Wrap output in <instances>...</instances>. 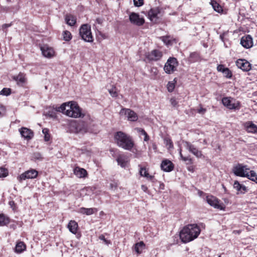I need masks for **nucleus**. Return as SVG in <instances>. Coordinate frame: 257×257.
Segmentation results:
<instances>
[{
    "mask_svg": "<svg viewBox=\"0 0 257 257\" xmlns=\"http://www.w3.org/2000/svg\"><path fill=\"white\" fill-rule=\"evenodd\" d=\"M56 110L74 118L83 117L86 116L81 108L75 102L64 103L58 107Z\"/></svg>",
    "mask_w": 257,
    "mask_h": 257,
    "instance_id": "f257e3e1",
    "label": "nucleus"
},
{
    "mask_svg": "<svg viewBox=\"0 0 257 257\" xmlns=\"http://www.w3.org/2000/svg\"><path fill=\"white\" fill-rule=\"evenodd\" d=\"M200 233V229L197 224H190L183 227L180 232V237L184 243L189 242L196 238Z\"/></svg>",
    "mask_w": 257,
    "mask_h": 257,
    "instance_id": "f03ea898",
    "label": "nucleus"
},
{
    "mask_svg": "<svg viewBox=\"0 0 257 257\" xmlns=\"http://www.w3.org/2000/svg\"><path fill=\"white\" fill-rule=\"evenodd\" d=\"M114 138L117 145L124 150L131 151L134 146L132 138L122 132H116Z\"/></svg>",
    "mask_w": 257,
    "mask_h": 257,
    "instance_id": "7ed1b4c3",
    "label": "nucleus"
},
{
    "mask_svg": "<svg viewBox=\"0 0 257 257\" xmlns=\"http://www.w3.org/2000/svg\"><path fill=\"white\" fill-rule=\"evenodd\" d=\"M89 129V123L84 120H74L70 123L71 132L78 134L86 133Z\"/></svg>",
    "mask_w": 257,
    "mask_h": 257,
    "instance_id": "20e7f679",
    "label": "nucleus"
},
{
    "mask_svg": "<svg viewBox=\"0 0 257 257\" xmlns=\"http://www.w3.org/2000/svg\"><path fill=\"white\" fill-rule=\"evenodd\" d=\"M79 34L82 39L86 42H92L93 41L91 28L88 24H83L81 26L79 29Z\"/></svg>",
    "mask_w": 257,
    "mask_h": 257,
    "instance_id": "39448f33",
    "label": "nucleus"
},
{
    "mask_svg": "<svg viewBox=\"0 0 257 257\" xmlns=\"http://www.w3.org/2000/svg\"><path fill=\"white\" fill-rule=\"evenodd\" d=\"M249 169L246 165H243L241 164H238L233 168L232 170L235 176L246 178H248L249 176Z\"/></svg>",
    "mask_w": 257,
    "mask_h": 257,
    "instance_id": "423d86ee",
    "label": "nucleus"
},
{
    "mask_svg": "<svg viewBox=\"0 0 257 257\" xmlns=\"http://www.w3.org/2000/svg\"><path fill=\"white\" fill-rule=\"evenodd\" d=\"M178 63L176 58L170 57L165 63L164 70L167 74H172L176 70Z\"/></svg>",
    "mask_w": 257,
    "mask_h": 257,
    "instance_id": "0eeeda50",
    "label": "nucleus"
},
{
    "mask_svg": "<svg viewBox=\"0 0 257 257\" xmlns=\"http://www.w3.org/2000/svg\"><path fill=\"white\" fill-rule=\"evenodd\" d=\"M38 175V171L33 169H30L21 174L17 177V180L21 183L23 180L27 179H35Z\"/></svg>",
    "mask_w": 257,
    "mask_h": 257,
    "instance_id": "6e6552de",
    "label": "nucleus"
},
{
    "mask_svg": "<svg viewBox=\"0 0 257 257\" xmlns=\"http://www.w3.org/2000/svg\"><path fill=\"white\" fill-rule=\"evenodd\" d=\"M162 16L161 9L159 7L152 8L148 12L149 18L154 23H156Z\"/></svg>",
    "mask_w": 257,
    "mask_h": 257,
    "instance_id": "1a4fd4ad",
    "label": "nucleus"
},
{
    "mask_svg": "<svg viewBox=\"0 0 257 257\" xmlns=\"http://www.w3.org/2000/svg\"><path fill=\"white\" fill-rule=\"evenodd\" d=\"M119 114L121 115H124L127 118L128 120L132 121H137L138 118L137 114L133 110L128 108H122L120 111Z\"/></svg>",
    "mask_w": 257,
    "mask_h": 257,
    "instance_id": "9d476101",
    "label": "nucleus"
},
{
    "mask_svg": "<svg viewBox=\"0 0 257 257\" xmlns=\"http://www.w3.org/2000/svg\"><path fill=\"white\" fill-rule=\"evenodd\" d=\"M223 104L230 109H236L239 108V102L235 100L230 99L227 97L223 98L222 99Z\"/></svg>",
    "mask_w": 257,
    "mask_h": 257,
    "instance_id": "9b49d317",
    "label": "nucleus"
},
{
    "mask_svg": "<svg viewBox=\"0 0 257 257\" xmlns=\"http://www.w3.org/2000/svg\"><path fill=\"white\" fill-rule=\"evenodd\" d=\"M40 49L43 55L46 58L51 59L55 55V52L53 48L47 45L41 46Z\"/></svg>",
    "mask_w": 257,
    "mask_h": 257,
    "instance_id": "f8f14e48",
    "label": "nucleus"
},
{
    "mask_svg": "<svg viewBox=\"0 0 257 257\" xmlns=\"http://www.w3.org/2000/svg\"><path fill=\"white\" fill-rule=\"evenodd\" d=\"M163 56L162 52L158 50H153L148 53L146 56L149 61H157L160 60Z\"/></svg>",
    "mask_w": 257,
    "mask_h": 257,
    "instance_id": "ddd939ff",
    "label": "nucleus"
},
{
    "mask_svg": "<svg viewBox=\"0 0 257 257\" xmlns=\"http://www.w3.org/2000/svg\"><path fill=\"white\" fill-rule=\"evenodd\" d=\"M185 147L197 158H200L202 156V153L199 151L194 145L188 142L184 143Z\"/></svg>",
    "mask_w": 257,
    "mask_h": 257,
    "instance_id": "4468645a",
    "label": "nucleus"
},
{
    "mask_svg": "<svg viewBox=\"0 0 257 257\" xmlns=\"http://www.w3.org/2000/svg\"><path fill=\"white\" fill-rule=\"evenodd\" d=\"M130 21L133 24L137 26H142L145 23V20L143 18H140L138 14L132 13L129 17Z\"/></svg>",
    "mask_w": 257,
    "mask_h": 257,
    "instance_id": "2eb2a0df",
    "label": "nucleus"
},
{
    "mask_svg": "<svg viewBox=\"0 0 257 257\" xmlns=\"http://www.w3.org/2000/svg\"><path fill=\"white\" fill-rule=\"evenodd\" d=\"M236 64L238 68L244 71H248L251 69L250 64L244 59H238Z\"/></svg>",
    "mask_w": 257,
    "mask_h": 257,
    "instance_id": "dca6fc26",
    "label": "nucleus"
},
{
    "mask_svg": "<svg viewBox=\"0 0 257 257\" xmlns=\"http://www.w3.org/2000/svg\"><path fill=\"white\" fill-rule=\"evenodd\" d=\"M240 44L245 48H249L252 46V39L251 37L248 35L242 37L240 40Z\"/></svg>",
    "mask_w": 257,
    "mask_h": 257,
    "instance_id": "f3484780",
    "label": "nucleus"
},
{
    "mask_svg": "<svg viewBox=\"0 0 257 257\" xmlns=\"http://www.w3.org/2000/svg\"><path fill=\"white\" fill-rule=\"evenodd\" d=\"M206 201L210 206L215 208H221V206L219 204L218 199L213 196H207L206 197Z\"/></svg>",
    "mask_w": 257,
    "mask_h": 257,
    "instance_id": "a211bd4d",
    "label": "nucleus"
},
{
    "mask_svg": "<svg viewBox=\"0 0 257 257\" xmlns=\"http://www.w3.org/2000/svg\"><path fill=\"white\" fill-rule=\"evenodd\" d=\"M161 169L165 172H170L173 170L174 165L169 160H165L162 161L161 165Z\"/></svg>",
    "mask_w": 257,
    "mask_h": 257,
    "instance_id": "6ab92c4d",
    "label": "nucleus"
},
{
    "mask_svg": "<svg viewBox=\"0 0 257 257\" xmlns=\"http://www.w3.org/2000/svg\"><path fill=\"white\" fill-rule=\"evenodd\" d=\"M20 132L22 137L27 140L31 139L33 137V132L26 127H22L20 130Z\"/></svg>",
    "mask_w": 257,
    "mask_h": 257,
    "instance_id": "aec40b11",
    "label": "nucleus"
},
{
    "mask_svg": "<svg viewBox=\"0 0 257 257\" xmlns=\"http://www.w3.org/2000/svg\"><path fill=\"white\" fill-rule=\"evenodd\" d=\"M244 127L246 131L249 133H257V125L252 121H247L244 123Z\"/></svg>",
    "mask_w": 257,
    "mask_h": 257,
    "instance_id": "412c9836",
    "label": "nucleus"
},
{
    "mask_svg": "<svg viewBox=\"0 0 257 257\" xmlns=\"http://www.w3.org/2000/svg\"><path fill=\"white\" fill-rule=\"evenodd\" d=\"M74 174L78 178H84L87 175V171L83 168L76 167L74 169Z\"/></svg>",
    "mask_w": 257,
    "mask_h": 257,
    "instance_id": "4be33fe9",
    "label": "nucleus"
},
{
    "mask_svg": "<svg viewBox=\"0 0 257 257\" xmlns=\"http://www.w3.org/2000/svg\"><path fill=\"white\" fill-rule=\"evenodd\" d=\"M98 211V209L96 208H84L81 207L79 209V212L83 214H86L87 215H92Z\"/></svg>",
    "mask_w": 257,
    "mask_h": 257,
    "instance_id": "5701e85b",
    "label": "nucleus"
},
{
    "mask_svg": "<svg viewBox=\"0 0 257 257\" xmlns=\"http://www.w3.org/2000/svg\"><path fill=\"white\" fill-rule=\"evenodd\" d=\"M118 165L122 168H125L127 166L128 161L126 157L123 155H119L116 159Z\"/></svg>",
    "mask_w": 257,
    "mask_h": 257,
    "instance_id": "b1692460",
    "label": "nucleus"
},
{
    "mask_svg": "<svg viewBox=\"0 0 257 257\" xmlns=\"http://www.w3.org/2000/svg\"><path fill=\"white\" fill-rule=\"evenodd\" d=\"M78 224L74 220H71L68 224L69 231L73 234H76L78 229Z\"/></svg>",
    "mask_w": 257,
    "mask_h": 257,
    "instance_id": "393cba45",
    "label": "nucleus"
},
{
    "mask_svg": "<svg viewBox=\"0 0 257 257\" xmlns=\"http://www.w3.org/2000/svg\"><path fill=\"white\" fill-rule=\"evenodd\" d=\"M13 79L20 85H22L26 81L25 76L23 73H20L18 75L14 76Z\"/></svg>",
    "mask_w": 257,
    "mask_h": 257,
    "instance_id": "a878e982",
    "label": "nucleus"
},
{
    "mask_svg": "<svg viewBox=\"0 0 257 257\" xmlns=\"http://www.w3.org/2000/svg\"><path fill=\"white\" fill-rule=\"evenodd\" d=\"M26 248V244L23 241H19L16 245L15 252L20 253L25 250Z\"/></svg>",
    "mask_w": 257,
    "mask_h": 257,
    "instance_id": "bb28decb",
    "label": "nucleus"
},
{
    "mask_svg": "<svg viewBox=\"0 0 257 257\" xmlns=\"http://www.w3.org/2000/svg\"><path fill=\"white\" fill-rule=\"evenodd\" d=\"M65 21L68 25L73 26L76 22V19L74 16L71 15H67L65 17Z\"/></svg>",
    "mask_w": 257,
    "mask_h": 257,
    "instance_id": "cd10ccee",
    "label": "nucleus"
},
{
    "mask_svg": "<svg viewBox=\"0 0 257 257\" xmlns=\"http://www.w3.org/2000/svg\"><path fill=\"white\" fill-rule=\"evenodd\" d=\"M145 246V243L143 241H140L135 244L134 249L135 250L138 254L142 253L143 249L144 248Z\"/></svg>",
    "mask_w": 257,
    "mask_h": 257,
    "instance_id": "c85d7f7f",
    "label": "nucleus"
},
{
    "mask_svg": "<svg viewBox=\"0 0 257 257\" xmlns=\"http://www.w3.org/2000/svg\"><path fill=\"white\" fill-rule=\"evenodd\" d=\"M10 222V218L4 214H0V226L7 225Z\"/></svg>",
    "mask_w": 257,
    "mask_h": 257,
    "instance_id": "c756f323",
    "label": "nucleus"
},
{
    "mask_svg": "<svg viewBox=\"0 0 257 257\" xmlns=\"http://www.w3.org/2000/svg\"><path fill=\"white\" fill-rule=\"evenodd\" d=\"M210 4L211 5L212 8L216 12L220 13L223 11L222 8L220 5H219L215 1L212 0L210 2Z\"/></svg>",
    "mask_w": 257,
    "mask_h": 257,
    "instance_id": "7c9ffc66",
    "label": "nucleus"
},
{
    "mask_svg": "<svg viewBox=\"0 0 257 257\" xmlns=\"http://www.w3.org/2000/svg\"><path fill=\"white\" fill-rule=\"evenodd\" d=\"M160 39L167 46L172 44V40L170 36H162Z\"/></svg>",
    "mask_w": 257,
    "mask_h": 257,
    "instance_id": "2f4dec72",
    "label": "nucleus"
},
{
    "mask_svg": "<svg viewBox=\"0 0 257 257\" xmlns=\"http://www.w3.org/2000/svg\"><path fill=\"white\" fill-rule=\"evenodd\" d=\"M140 173L141 176L145 177L150 180L154 178V176H151L146 171V169L144 168H141L140 171Z\"/></svg>",
    "mask_w": 257,
    "mask_h": 257,
    "instance_id": "473e14b6",
    "label": "nucleus"
},
{
    "mask_svg": "<svg viewBox=\"0 0 257 257\" xmlns=\"http://www.w3.org/2000/svg\"><path fill=\"white\" fill-rule=\"evenodd\" d=\"M247 178L257 184V174L254 171H250L249 176Z\"/></svg>",
    "mask_w": 257,
    "mask_h": 257,
    "instance_id": "72a5a7b5",
    "label": "nucleus"
},
{
    "mask_svg": "<svg viewBox=\"0 0 257 257\" xmlns=\"http://www.w3.org/2000/svg\"><path fill=\"white\" fill-rule=\"evenodd\" d=\"M63 39L66 41H70L71 38V34L70 32L68 31H65L63 33Z\"/></svg>",
    "mask_w": 257,
    "mask_h": 257,
    "instance_id": "f704fd0d",
    "label": "nucleus"
},
{
    "mask_svg": "<svg viewBox=\"0 0 257 257\" xmlns=\"http://www.w3.org/2000/svg\"><path fill=\"white\" fill-rule=\"evenodd\" d=\"M137 130L138 132L140 133L142 135L144 136V137H145L144 139V141L147 142V141H149V137L147 133L146 132V131L144 129L141 128H137Z\"/></svg>",
    "mask_w": 257,
    "mask_h": 257,
    "instance_id": "c9c22d12",
    "label": "nucleus"
},
{
    "mask_svg": "<svg viewBox=\"0 0 257 257\" xmlns=\"http://www.w3.org/2000/svg\"><path fill=\"white\" fill-rule=\"evenodd\" d=\"M164 142L168 149H172L173 148V144L171 139L168 138H166L164 139Z\"/></svg>",
    "mask_w": 257,
    "mask_h": 257,
    "instance_id": "e433bc0d",
    "label": "nucleus"
},
{
    "mask_svg": "<svg viewBox=\"0 0 257 257\" xmlns=\"http://www.w3.org/2000/svg\"><path fill=\"white\" fill-rule=\"evenodd\" d=\"M242 186V184H240L238 181H235L234 182L233 186L234 189H235L238 192L237 194H239V192L241 189Z\"/></svg>",
    "mask_w": 257,
    "mask_h": 257,
    "instance_id": "4c0bfd02",
    "label": "nucleus"
},
{
    "mask_svg": "<svg viewBox=\"0 0 257 257\" xmlns=\"http://www.w3.org/2000/svg\"><path fill=\"white\" fill-rule=\"evenodd\" d=\"M42 133L44 135V140L47 142L50 140V135L49 134V130L45 128L43 129Z\"/></svg>",
    "mask_w": 257,
    "mask_h": 257,
    "instance_id": "58836bf2",
    "label": "nucleus"
},
{
    "mask_svg": "<svg viewBox=\"0 0 257 257\" xmlns=\"http://www.w3.org/2000/svg\"><path fill=\"white\" fill-rule=\"evenodd\" d=\"M32 160L34 161H42V157L40 153H34L33 154L32 156Z\"/></svg>",
    "mask_w": 257,
    "mask_h": 257,
    "instance_id": "ea45409f",
    "label": "nucleus"
},
{
    "mask_svg": "<svg viewBox=\"0 0 257 257\" xmlns=\"http://www.w3.org/2000/svg\"><path fill=\"white\" fill-rule=\"evenodd\" d=\"M11 93V89L8 88H4L0 91V95L8 96Z\"/></svg>",
    "mask_w": 257,
    "mask_h": 257,
    "instance_id": "a19ab883",
    "label": "nucleus"
},
{
    "mask_svg": "<svg viewBox=\"0 0 257 257\" xmlns=\"http://www.w3.org/2000/svg\"><path fill=\"white\" fill-rule=\"evenodd\" d=\"M8 175V171L4 168H0V178L6 177Z\"/></svg>",
    "mask_w": 257,
    "mask_h": 257,
    "instance_id": "79ce46f5",
    "label": "nucleus"
},
{
    "mask_svg": "<svg viewBox=\"0 0 257 257\" xmlns=\"http://www.w3.org/2000/svg\"><path fill=\"white\" fill-rule=\"evenodd\" d=\"M222 73L227 78H231L232 76V73L228 68L224 70V71Z\"/></svg>",
    "mask_w": 257,
    "mask_h": 257,
    "instance_id": "37998d69",
    "label": "nucleus"
},
{
    "mask_svg": "<svg viewBox=\"0 0 257 257\" xmlns=\"http://www.w3.org/2000/svg\"><path fill=\"white\" fill-rule=\"evenodd\" d=\"M99 238L100 240H102L104 243L106 245H108L109 244H111V241L109 240L106 239L103 234L100 235L99 236Z\"/></svg>",
    "mask_w": 257,
    "mask_h": 257,
    "instance_id": "c03bdc74",
    "label": "nucleus"
},
{
    "mask_svg": "<svg viewBox=\"0 0 257 257\" xmlns=\"http://www.w3.org/2000/svg\"><path fill=\"white\" fill-rule=\"evenodd\" d=\"M175 88V84L174 83L169 82L167 84V89L169 92H172Z\"/></svg>",
    "mask_w": 257,
    "mask_h": 257,
    "instance_id": "a18cd8bd",
    "label": "nucleus"
},
{
    "mask_svg": "<svg viewBox=\"0 0 257 257\" xmlns=\"http://www.w3.org/2000/svg\"><path fill=\"white\" fill-rule=\"evenodd\" d=\"M134 4L136 7H141L144 4V0H134Z\"/></svg>",
    "mask_w": 257,
    "mask_h": 257,
    "instance_id": "49530a36",
    "label": "nucleus"
},
{
    "mask_svg": "<svg viewBox=\"0 0 257 257\" xmlns=\"http://www.w3.org/2000/svg\"><path fill=\"white\" fill-rule=\"evenodd\" d=\"M182 160L187 162V164H191L192 163V159L189 157H182Z\"/></svg>",
    "mask_w": 257,
    "mask_h": 257,
    "instance_id": "de8ad7c7",
    "label": "nucleus"
},
{
    "mask_svg": "<svg viewBox=\"0 0 257 257\" xmlns=\"http://www.w3.org/2000/svg\"><path fill=\"white\" fill-rule=\"evenodd\" d=\"M171 105L174 107H177L178 106V101L174 98H172L170 100Z\"/></svg>",
    "mask_w": 257,
    "mask_h": 257,
    "instance_id": "09e8293b",
    "label": "nucleus"
},
{
    "mask_svg": "<svg viewBox=\"0 0 257 257\" xmlns=\"http://www.w3.org/2000/svg\"><path fill=\"white\" fill-rule=\"evenodd\" d=\"M247 191H248V189H247V187L246 186H245L244 185H242L239 193L243 194H245Z\"/></svg>",
    "mask_w": 257,
    "mask_h": 257,
    "instance_id": "8fccbe9b",
    "label": "nucleus"
},
{
    "mask_svg": "<svg viewBox=\"0 0 257 257\" xmlns=\"http://www.w3.org/2000/svg\"><path fill=\"white\" fill-rule=\"evenodd\" d=\"M225 69H227V68H225L223 65H219L217 67V69L218 71L223 72L224 71V70Z\"/></svg>",
    "mask_w": 257,
    "mask_h": 257,
    "instance_id": "3c124183",
    "label": "nucleus"
},
{
    "mask_svg": "<svg viewBox=\"0 0 257 257\" xmlns=\"http://www.w3.org/2000/svg\"><path fill=\"white\" fill-rule=\"evenodd\" d=\"M109 92L112 97H116L117 96V93L113 89L109 90Z\"/></svg>",
    "mask_w": 257,
    "mask_h": 257,
    "instance_id": "603ef678",
    "label": "nucleus"
},
{
    "mask_svg": "<svg viewBox=\"0 0 257 257\" xmlns=\"http://www.w3.org/2000/svg\"><path fill=\"white\" fill-rule=\"evenodd\" d=\"M206 109L205 108H202L200 106V107L198 109L197 112L198 113L203 114L206 112Z\"/></svg>",
    "mask_w": 257,
    "mask_h": 257,
    "instance_id": "864d4df0",
    "label": "nucleus"
},
{
    "mask_svg": "<svg viewBox=\"0 0 257 257\" xmlns=\"http://www.w3.org/2000/svg\"><path fill=\"white\" fill-rule=\"evenodd\" d=\"M5 111V108L4 106L0 104V115Z\"/></svg>",
    "mask_w": 257,
    "mask_h": 257,
    "instance_id": "5fc2aeb1",
    "label": "nucleus"
},
{
    "mask_svg": "<svg viewBox=\"0 0 257 257\" xmlns=\"http://www.w3.org/2000/svg\"><path fill=\"white\" fill-rule=\"evenodd\" d=\"M48 115L50 117H52V118H55L56 117V114L55 112H49V113H48Z\"/></svg>",
    "mask_w": 257,
    "mask_h": 257,
    "instance_id": "6e6d98bb",
    "label": "nucleus"
},
{
    "mask_svg": "<svg viewBox=\"0 0 257 257\" xmlns=\"http://www.w3.org/2000/svg\"><path fill=\"white\" fill-rule=\"evenodd\" d=\"M11 25H12V24H11V23H10V24H4V25L2 26V28H3V29H6V28H8V27H9L11 26Z\"/></svg>",
    "mask_w": 257,
    "mask_h": 257,
    "instance_id": "4d7b16f0",
    "label": "nucleus"
},
{
    "mask_svg": "<svg viewBox=\"0 0 257 257\" xmlns=\"http://www.w3.org/2000/svg\"><path fill=\"white\" fill-rule=\"evenodd\" d=\"M103 22L102 19L100 18H97L96 20V23H97L98 24H101Z\"/></svg>",
    "mask_w": 257,
    "mask_h": 257,
    "instance_id": "13d9d810",
    "label": "nucleus"
},
{
    "mask_svg": "<svg viewBox=\"0 0 257 257\" xmlns=\"http://www.w3.org/2000/svg\"><path fill=\"white\" fill-rule=\"evenodd\" d=\"M141 188H142V189L144 192H147V191L148 190V188H147V187L146 185H142V186H141Z\"/></svg>",
    "mask_w": 257,
    "mask_h": 257,
    "instance_id": "bf43d9fd",
    "label": "nucleus"
},
{
    "mask_svg": "<svg viewBox=\"0 0 257 257\" xmlns=\"http://www.w3.org/2000/svg\"><path fill=\"white\" fill-rule=\"evenodd\" d=\"M187 169L189 171L193 172L194 171V168L192 166H189L187 168Z\"/></svg>",
    "mask_w": 257,
    "mask_h": 257,
    "instance_id": "052dcab7",
    "label": "nucleus"
},
{
    "mask_svg": "<svg viewBox=\"0 0 257 257\" xmlns=\"http://www.w3.org/2000/svg\"><path fill=\"white\" fill-rule=\"evenodd\" d=\"M154 69L155 70V71H154V73L156 74H157V73H158V70L157 68H153L152 70Z\"/></svg>",
    "mask_w": 257,
    "mask_h": 257,
    "instance_id": "680f3d73",
    "label": "nucleus"
},
{
    "mask_svg": "<svg viewBox=\"0 0 257 257\" xmlns=\"http://www.w3.org/2000/svg\"><path fill=\"white\" fill-rule=\"evenodd\" d=\"M179 154H180V157L181 158V159H182V157H184V156L182 155L181 149L180 150Z\"/></svg>",
    "mask_w": 257,
    "mask_h": 257,
    "instance_id": "e2e57ef3",
    "label": "nucleus"
},
{
    "mask_svg": "<svg viewBox=\"0 0 257 257\" xmlns=\"http://www.w3.org/2000/svg\"><path fill=\"white\" fill-rule=\"evenodd\" d=\"M220 38L221 39L222 41H223V35H221L220 36Z\"/></svg>",
    "mask_w": 257,
    "mask_h": 257,
    "instance_id": "0e129e2a",
    "label": "nucleus"
},
{
    "mask_svg": "<svg viewBox=\"0 0 257 257\" xmlns=\"http://www.w3.org/2000/svg\"><path fill=\"white\" fill-rule=\"evenodd\" d=\"M86 117H87L89 119H90V117H89V116L88 115H87Z\"/></svg>",
    "mask_w": 257,
    "mask_h": 257,
    "instance_id": "69168bd1",
    "label": "nucleus"
},
{
    "mask_svg": "<svg viewBox=\"0 0 257 257\" xmlns=\"http://www.w3.org/2000/svg\"><path fill=\"white\" fill-rule=\"evenodd\" d=\"M218 257H221L220 255H219Z\"/></svg>",
    "mask_w": 257,
    "mask_h": 257,
    "instance_id": "338daca9",
    "label": "nucleus"
}]
</instances>
